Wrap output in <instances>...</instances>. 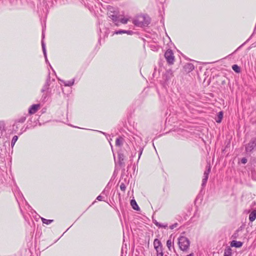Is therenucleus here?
I'll use <instances>...</instances> for the list:
<instances>
[{
    "instance_id": "obj_19",
    "label": "nucleus",
    "mask_w": 256,
    "mask_h": 256,
    "mask_svg": "<svg viewBox=\"0 0 256 256\" xmlns=\"http://www.w3.org/2000/svg\"><path fill=\"white\" fill-rule=\"evenodd\" d=\"M222 118L223 112L222 111L220 112L217 116V118L216 119V122L218 123L220 122H222Z\"/></svg>"
},
{
    "instance_id": "obj_11",
    "label": "nucleus",
    "mask_w": 256,
    "mask_h": 256,
    "mask_svg": "<svg viewBox=\"0 0 256 256\" xmlns=\"http://www.w3.org/2000/svg\"><path fill=\"white\" fill-rule=\"evenodd\" d=\"M124 158L125 156L123 154L120 152L118 154V164L121 166L124 165Z\"/></svg>"
},
{
    "instance_id": "obj_26",
    "label": "nucleus",
    "mask_w": 256,
    "mask_h": 256,
    "mask_svg": "<svg viewBox=\"0 0 256 256\" xmlns=\"http://www.w3.org/2000/svg\"><path fill=\"white\" fill-rule=\"evenodd\" d=\"M128 19L126 18H120V23L126 24L128 22Z\"/></svg>"
},
{
    "instance_id": "obj_24",
    "label": "nucleus",
    "mask_w": 256,
    "mask_h": 256,
    "mask_svg": "<svg viewBox=\"0 0 256 256\" xmlns=\"http://www.w3.org/2000/svg\"><path fill=\"white\" fill-rule=\"evenodd\" d=\"M18 139V136H14L12 138V142H11V146L12 147H13L15 144V143L17 141Z\"/></svg>"
},
{
    "instance_id": "obj_28",
    "label": "nucleus",
    "mask_w": 256,
    "mask_h": 256,
    "mask_svg": "<svg viewBox=\"0 0 256 256\" xmlns=\"http://www.w3.org/2000/svg\"><path fill=\"white\" fill-rule=\"evenodd\" d=\"M120 188L122 191L124 192L126 188V186L124 183H122L120 185Z\"/></svg>"
},
{
    "instance_id": "obj_1",
    "label": "nucleus",
    "mask_w": 256,
    "mask_h": 256,
    "mask_svg": "<svg viewBox=\"0 0 256 256\" xmlns=\"http://www.w3.org/2000/svg\"><path fill=\"white\" fill-rule=\"evenodd\" d=\"M150 18L148 16H138L134 20V25L140 27L148 26L150 23Z\"/></svg>"
},
{
    "instance_id": "obj_5",
    "label": "nucleus",
    "mask_w": 256,
    "mask_h": 256,
    "mask_svg": "<svg viewBox=\"0 0 256 256\" xmlns=\"http://www.w3.org/2000/svg\"><path fill=\"white\" fill-rule=\"evenodd\" d=\"M164 57L166 60L167 62L169 64L171 65L174 64V56L172 50L168 49L166 52L164 54Z\"/></svg>"
},
{
    "instance_id": "obj_21",
    "label": "nucleus",
    "mask_w": 256,
    "mask_h": 256,
    "mask_svg": "<svg viewBox=\"0 0 256 256\" xmlns=\"http://www.w3.org/2000/svg\"><path fill=\"white\" fill-rule=\"evenodd\" d=\"M224 256H232V250L230 248H228L224 250Z\"/></svg>"
},
{
    "instance_id": "obj_10",
    "label": "nucleus",
    "mask_w": 256,
    "mask_h": 256,
    "mask_svg": "<svg viewBox=\"0 0 256 256\" xmlns=\"http://www.w3.org/2000/svg\"><path fill=\"white\" fill-rule=\"evenodd\" d=\"M40 105L39 104H34L32 105L28 110V112L30 114H35L38 108H40Z\"/></svg>"
},
{
    "instance_id": "obj_20",
    "label": "nucleus",
    "mask_w": 256,
    "mask_h": 256,
    "mask_svg": "<svg viewBox=\"0 0 256 256\" xmlns=\"http://www.w3.org/2000/svg\"><path fill=\"white\" fill-rule=\"evenodd\" d=\"M232 69L236 73H239L240 72V68L237 64H234L232 66Z\"/></svg>"
},
{
    "instance_id": "obj_22",
    "label": "nucleus",
    "mask_w": 256,
    "mask_h": 256,
    "mask_svg": "<svg viewBox=\"0 0 256 256\" xmlns=\"http://www.w3.org/2000/svg\"><path fill=\"white\" fill-rule=\"evenodd\" d=\"M41 220L42 223L46 224H49L54 221L52 220H47L43 218H42Z\"/></svg>"
},
{
    "instance_id": "obj_6",
    "label": "nucleus",
    "mask_w": 256,
    "mask_h": 256,
    "mask_svg": "<svg viewBox=\"0 0 256 256\" xmlns=\"http://www.w3.org/2000/svg\"><path fill=\"white\" fill-rule=\"evenodd\" d=\"M54 81H55L54 79H52V80H50V74L49 73L48 75V76L46 83L44 85V86L41 90L42 92H48L49 89H50V84H52V82H54Z\"/></svg>"
},
{
    "instance_id": "obj_12",
    "label": "nucleus",
    "mask_w": 256,
    "mask_h": 256,
    "mask_svg": "<svg viewBox=\"0 0 256 256\" xmlns=\"http://www.w3.org/2000/svg\"><path fill=\"white\" fill-rule=\"evenodd\" d=\"M242 242L240 241L232 240L231 242L230 246L236 248H240L242 246Z\"/></svg>"
},
{
    "instance_id": "obj_23",
    "label": "nucleus",
    "mask_w": 256,
    "mask_h": 256,
    "mask_svg": "<svg viewBox=\"0 0 256 256\" xmlns=\"http://www.w3.org/2000/svg\"><path fill=\"white\" fill-rule=\"evenodd\" d=\"M185 66L188 70V72L192 71L194 68V66L192 64H188Z\"/></svg>"
},
{
    "instance_id": "obj_15",
    "label": "nucleus",
    "mask_w": 256,
    "mask_h": 256,
    "mask_svg": "<svg viewBox=\"0 0 256 256\" xmlns=\"http://www.w3.org/2000/svg\"><path fill=\"white\" fill-rule=\"evenodd\" d=\"M256 218V210H252L249 215V220L250 222H252Z\"/></svg>"
},
{
    "instance_id": "obj_18",
    "label": "nucleus",
    "mask_w": 256,
    "mask_h": 256,
    "mask_svg": "<svg viewBox=\"0 0 256 256\" xmlns=\"http://www.w3.org/2000/svg\"><path fill=\"white\" fill-rule=\"evenodd\" d=\"M62 82H63L65 86H72L74 84V79H72L70 80H68L66 82H65L64 80H61Z\"/></svg>"
},
{
    "instance_id": "obj_30",
    "label": "nucleus",
    "mask_w": 256,
    "mask_h": 256,
    "mask_svg": "<svg viewBox=\"0 0 256 256\" xmlns=\"http://www.w3.org/2000/svg\"><path fill=\"white\" fill-rule=\"evenodd\" d=\"M178 224L177 223H175V224H172V226H170V228L171 230H172V229L176 228L178 226Z\"/></svg>"
},
{
    "instance_id": "obj_7",
    "label": "nucleus",
    "mask_w": 256,
    "mask_h": 256,
    "mask_svg": "<svg viewBox=\"0 0 256 256\" xmlns=\"http://www.w3.org/2000/svg\"><path fill=\"white\" fill-rule=\"evenodd\" d=\"M210 172V166H208L207 167V169L204 171V178L202 180V188H204L207 182L208 178V175Z\"/></svg>"
},
{
    "instance_id": "obj_13",
    "label": "nucleus",
    "mask_w": 256,
    "mask_h": 256,
    "mask_svg": "<svg viewBox=\"0 0 256 256\" xmlns=\"http://www.w3.org/2000/svg\"><path fill=\"white\" fill-rule=\"evenodd\" d=\"M42 52H43L44 58H46V56H46V45H45V44L44 43V42L43 40V39L44 38V32H42Z\"/></svg>"
},
{
    "instance_id": "obj_34",
    "label": "nucleus",
    "mask_w": 256,
    "mask_h": 256,
    "mask_svg": "<svg viewBox=\"0 0 256 256\" xmlns=\"http://www.w3.org/2000/svg\"><path fill=\"white\" fill-rule=\"evenodd\" d=\"M142 154V150H140V153H139V156H138V159L140 158V156Z\"/></svg>"
},
{
    "instance_id": "obj_9",
    "label": "nucleus",
    "mask_w": 256,
    "mask_h": 256,
    "mask_svg": "<svg viewBox=\"0 0 256 256\" xmlns=\"http://www.w3.org/2000/svg\"><path fill=\"white\" fill-rule=\"evenodd\" d=\"M26 120V116H22L20 118L16 120L14 124H13V129H14V127L16 128H18V123H24Z\"/></svg>"
},
{
    "instance_id": "obj_3",
    "label": "nucleus",
    "mask_w": 256,
    "mask_h": 256,
    "mask_svg": "<svg viewBox=\"0 0 256 256\" xmlns=\"http://www.w3.org/2000/svg\"><path fill=\"white\" fill-rule=\"evenodd\" d=\"M178 244L180 249L184 251L189 248L190 242L187 238L181 236L178 238Z\"/></svg>"
},
{
    "instance_id": "obj_2",
    "label": "nucleus",
    "mask_w": 256,
    "mask_h": 256,
    "mask_svg": "<svg viewBox=\"0 0 256 256\" xmlns=\"http://www.w3.org/2000/svg\"><path fill=\"white\" fill-rule=\"evenodd\" d=\"M108 14L116 26H118L120 25V16L117 10H114V8H111L108 10Z\"/></svg>"
},
{
    "instance_id": "obj_35",
    "label": "nucleus",
    "mask_w": 256,
    "mask_h": 256,
    "mask_svg": "<svg viewBox=\"0 0 256 256\" xmlns=\"http://www.w3.org/2000/svg\"><path fill=\"white\" fill-rule=\"evenodd\" d=\"M45 58V60H46V62H48V58H47V56H46V58Z\"/></svg>"
},
{
    "instance_id": "obj_32",
    "label": "nucleus",
    "mask_w": 256,
    "mask_h": 256,
    "mask_svg": "<svg viewBox=\"0 0 256 256\" xmlns=\"http://www.w3.org/2000/svg\"><path fill=\"white\" fill-rule=\"evenodd\" d=\"M158 227L159 228H166L167 227V224L166 225H164L163 224H160V225H158Z\"/></svg>"
},
{
    "instance_id": "obj_31",
    "label": "nucleus",
    "mask_w": 256,
    "mask_h": 256,
    "mask_svg": "<svg viewBox=\"0 0 256 256\" xmlns=\"http://www.w3.org/2000/svg\"><path fill=\"white\" fill-rule=\"evenodd\" d=\"M241 162L242 163V164H246V162H247V160L246 158H242L241 160Z\"/></svg>"
},
{
    "instance_id": "obj_27",
    "label": "nucleus",
    "mask_w": 256,
    "mask_h": 256,
    "mask_svg": "<svg viewBox=\"0 0 256 256\" xmlns=\"http://www.w3.org/2000/svg\"><path fill=\"white\" fill-rule=\"evenodd\" d=\"M62 90L63 91V90L62 88V86L60 85V86H58V88L57 90H56V92L58 94L60 95V90Z\"/></svg>"
},
{
    "instance_id": "obj_29",
    "label": "nucleus",
    "mask_w": 256,
    "mask_h": 256,
    "mask_svg": "<svg viewBox=\"0 0 256 256\" xmlns=\"http://www.w3.org/2000/svg\"><path fill=\"white\" fill-rule=\"evenodd\" d=\"M104 197L103 196H102V195H99L97 197L96 200H98L99 201H103V200H104Z\"/></svg>"
},
{
    "instance_id": "obj_16",
    "label": "nucleus",
    "mask_w": 256,
    "mask_h": 256,
    "mask_svg": "<svg viewBox=\"0 0 256 256\" xmlns=\"http://www.w3.org/2000/svg\"><path fill=\"white\" fill-rule=\"evenodd\" d=\"M130 205L132 206V208L134 210H139L140 208L134 200H130Z\"/></svg>"
},
{
    "instance_id": "obj_25",
    "label": "nucleus",
    "mask_w": 256,
    "mask_h": 256,
    "mask_svg": "<svg viewBox=\"0 0 256 256\" xmlns=\"http://www.w3.org/2000/svg\"><path fill=\"white\" fill-rule=\"evenodd\" d=\"M172 240L170 239H169L166 242V246H168L169 250H170V248L172 246Z\"/></svg>"
},
{
    "instance_id": "obj_4",
    "label": "nucleus",
    "mask_w": 256,
    "mask_h": 256,
    "mask_svg": "<svg viewBox=\"0 0 256 256\" xmlns=\"http://www.w3.org/2000/svg\"><path fill=\"white\" fill-rule=\"evenodd\" d=\"M154 246L156 252V256H163V249L160 241L158 239L156 238L154 242Z\"/></svg>"
},
{
    "instance_id": "obj_8",
    "label": "nucleus",
    "mask_w": 256,
    "mask_h": 256,
    "mask_svg": "<svg viewBox=\"0 0 256 256\" xmlns=\"http://www.w3.org/2000/svg\"><path fill=\"white\" fill-rule=\"evenodd\" d=\"M256 146V139L253 138L251 140L250 142L246 144V152H250Z\"/></svg>"
},
{
    "instance_id": "obj_36",
    "label": "nucleus",
    "mask_w": 256,
    "mask_h": 256,
    "mask_svg": "<svg viewBox=\"0 0 256 256\" xmlns=\"http://www.w3.org/2000/svg\"><path fill=\"white\" fill-rule=\"evenodd\" d=\"M244 44H242V46H240L238 48H239L240 47H241L242 46H243Z\"/></svg>"
},
{
    "instance_id": "obj_14",
    "label": "nucleus",
    "mask_w": 256,
    "mask_h": 256,
    "mask_svg": "<svg viewBox=\"0 0 256 256\" xmlns=\"http://www.w3.org/2000/svg\"><path fill=\"white\" fill-rule=\"evenodd\" d=\"M134 33V32L132 30H118L117 31H116L114 32V34H132Z\"/></svg>"
},
{
    "instance_id": "obj_17",
    "label": "nucleus",
    "mask_w": 256,
    "mask_h": 256,
    "mask_svg": "<svg viewBox=\"0 0 256 256\" xmlns=\"http://www.w3.org/2000/svg\"><path fill=\"white\" fill-rule=\"evenodd\" d=\"M124 138L121 136L118 137V138H116V146H122Z\"/></svg>"
},
{
    "instance_id": "obj_33",
    "label": "nucleus",
    "mask_w": 256,
    "mask_h": 256,
    "mask_svg": "<svg viewBox=\"0 0 256 256\" xmlns=\"http://www.w3.org/2000/svg\"><path fill=\"white\" fill-rule=\"evenodd\" d=\"M154 224H155L156 226H158V225H160V223H159V222H154Z\"/></svg>"
}]
</instances>
